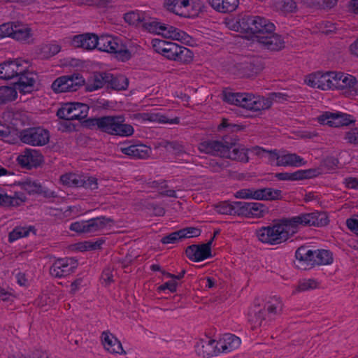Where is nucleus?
<instances>
[{"label": "nucleus", "mask_w": 358, "mask_h": 358, "mask_svg": "<svg viewBox=\"0 0 358 358\" xmlns=\"http://www.w3.org/2000/svg\"><path fill=\"white\" fill-rule=\"evenodd\" d=\"M102 343L105 349L110 353H125L121 343L110 332L102 333Z\"/></svg>", "instance_id": "nucleus-30"}, {"label": "nucleus", "mask_w": 358, "mask_h": 358, "mask_svg": "<svg viewBox=\"0 0 358 358\" xmlns=\"http://www.w3.org/2000/svg\"><path fill=\"white\" fill-rule=\"evenodd\" d=\"M164 6L168 10L185 17L196 15L201 8L200 3H191L189 0H165Z\"/></svg>", "instance_id": "nucleus-10"}, {"label": "nucleus", "mask_w": 358, "mask_h": 358, "mask_svg": "<svg viewBox=\"0 0 358 358\" xmlns=\"http://www.w3.org/2000/svg\"><path fill=\"white\" fill-rule=\"evenodd\" d=\"M328 223V217L324 212L303 213L262 227L256 230V235L262 243L275 245L286 242L298 232L301 227H322Z\"/></svg>", "instance_id": "nucleus-1"}, {"label": "nucleus", "mask_w": 358, "mask_h": 358, "mask_svg": "<svg viewBox=\"0 0 358 358\" xmlns=\"http://www.w3.org/2000/svg\"><path fill=\"white\" fill-rule=\"evenodd\" d=\"M96 48L103 52L113 53L117 59L125 62L131 58V52L126 45L119 43V39L110 35L97 36Z\"/></svg>", "instance_id": "nucleus-7"}, {"label": "nucleus", "mask_w": 358, "mask_h": 358, "mask_svg": "<svg viewBox=\"0 0 358 358\" xmlns=\"http://www.w3.org/2000/svg\"><path fill=\"white\" fill-rule=\"evenodd\" d=\"M229 148L227 149V153L225 158H228L232 160H237L241 162H248L249 157L248 156V151L243 147H236L235 143L231 141H229Z\"/></svg>", "instance_id": "nucleus-35"}, {"label": "nucleus", "mask_w": 358, "mask_h": 358, "mask_svg": "<svg viewBox=\"0 0 358 358\" xmlns=\"http://www.w3.org/2000/svg\"><path fill=\"white\" fill-rule=\"evenodd\" d=\"M159 146L164 148L166 151L173 153L177 157H181L186 154V150L182 143L178 141H162Z\"/></svg>", "instance_id": "nucleus-40"}, {"label": "nucleus", "mask_w": 358, "mask_h": 358, "mask_svg": "<svg viewBox=\"0 0 358 358\" xmlns=\"http://www.w3.org/2000/svg\"><path fill=\"white\" fill-rule=\"evenodd\" d=\"M180 235L181 234H180V230L174 231V232H172V233L169 234V235L164 236L162 238L161 242L163 244H174V243H178L179 241H182V237H181Z\"/></svg>", "instance_id": "nucleus-54"}, {"label": "nucleus", "mask_w": 358, "mask_h": 358, "mask_svg": "<svg viewBox=\"0 0 358 358\" xmlns=\"http://www.w3.org/2000/svg\"><path fill=\"white\" fill-rule=\"evenodd\" d=\"M287 95L281 92L270 93L267 98L250 93L225 92L224 94L226 102L252 111L268 109L273 101L281 102L287 100Z\"/></svg>", "instance_id": "nucleus-2"}, {"label": "nucleus", "mask_w": 358, "mask_h": 358, "mask_svg": "<svg viewBox=\"0 0 358 358\" xmlns=\"http://www.w3.org/2000/svg\"><path fill=\"white\" fill-rule=\"evenodd\" d=\"M27 68V62L18 59L0 64V79H14L19 74L24 73Z\"/></svg>", "instance_id": "nucleus-14"}, {"label": "nucleus", "mask_w": 358, "mask_h": 358, "mask_svg": "<svg viewBox=\"0 0 358 358\" xmlns=\"http://www.w3.org/2000/svg\"><path fill=\"white\" fill-rule=\"evenodd\" d=\"M282 307L283 304L280 299L274 296L265 303L262 309L265 310L268 320L271 321L281 313Z\"/></svg>", "instance_id": "nucleus-32"}, {"label": "nucleus", "mask_w": 358, "mask_h": 358, "mask_svg": "<svg viewBox=\"0 0 358 358\" xmlns=\"http://www.w3.org/2000/svg\"><path fill=\"white\" fill-rule=\"evenodd\" d=\"M19 137L20 141L32 146H43L50 140V133L48 130L41 127H30L22 130Z\"/></svg>", "instance_id": "nucleus-11"}, {"label": "nucleus", "mask_w": 358, "mask_h": 358, "mask_svg": "<svg viewBox=\"0 0 358 358\" xmlns=\"http://www.w3.org/2000/svg\"><path fill=\"white\" fill-rule=\"evenodd\" d=\"M213 238L207 243L201 245H192L186 248L187 257L192 261L201 262L211 257V245Z\"/></svg>", "instance_id": "nucleus-19"}, {"label": "nucleus", "mask_w": 358, "mask_h": 358, "mask_svg": "<svg viewBox=\"0 0 358 358\" xmlns=\"http://www.w3.org/2000/svg\"><path fill=\"white\" fill-rule=\"evenodd\" d=\"M241 30L252 34L258 41L260 36L269 34L275 30V24L266 17L245 15L238 21Z\"/></svg>", "instance_id": "nucleus-5"}, {"label": "nucleus", "mask_w": 358, "mask_h": 358, "mask_svg": "<svg viewBox=\"0 0 358 358\" xmlns=\"http://www.w3.org/2000/svg\"><path fill=\"white\" fill-rule=\"evenodd\" d=\"M20 186L22 189L26 191L29 194L42 193V185L36 180L27 179L20 182Z\"/></svg>", "instance_id": "nucleus-43"}, {"label": "nucleus", "mask_w": 358, "mask_h": 358, "mask_svg": "<svg viewBox=\"0 0 358 358\" xmlns=\"http://www.w3.org/2000/svg\"><path fill=\"white\" fill-rule=\"evenodd\" d=\"M317 287V282L313 279H305L299 282L297 287L298 292H306L314 289Z\"/></svg>", "instance_id": "nucleus-52"}, {"label": "nucleus", "mask_w": 358, "mask_h": 358, "mask_svg": "<svg viewBox=\"0 0 358 358\" xmlns=\"http://www.w3.org/2000/svg\"><path fill=\"white\" fill-rule=\"evenodd\" d=\"M152 45L156 52L169 59L182 63H189L192 60V52L176 43L155 38L152 40Z\"/></svg>", "instance_id": "nucleus-4"}, {"label": "nucleus", "mask_w": 358, "mask_h": 358, "mask_svg": "<svg viewBox=\"0 0 358 358\" xmlns=\"http://www.w3.org/2000/svg\"><path fill=\"white\" fill-rule=\"evenodd\" d=\"M274 6L284 13H292L295 10L296 4L294 0H274Z\"/></svg>", "instance_id": "nucleus-47"}, {"label": "nucleus", "mask_w": 358, "mask_h": 358, "mask_svg": "<svg viewBox=\"0 0 358 358\" xmlns=\"http://www.w3.org/2000/svg\"><path fill=\"white\" fill-rule=\"evenodd\" d=\"M85 84V79L80 73H73L57 78L52 84V89L56 93L75 92Z\"/></svg>", "instance_id": "nucleus-12"}, {"label": "nucleus", "mask_w": 358, "mask_h": 358, "mask_svg": "<svg viewBox=\"0 0 358 358\" xmlns=\"http://www.w3.org/2000/svg\"><path fill=\"white\" fill-rule=\"evenodd\" d=\"M216 343L219 354L227 353L239 347L241 339L234 334H225Z\"/></svg>", "instance_id": "nucleus-28"}, {"label": "nucleus", "mask_w": 358, "mask_h": 358, "mask_svg": "<svg viewBox=\"0 0 358 358\" xmlns=\"http://www.w3.org/2000/svg\"><path fill=\"white\" fill-rule=\"evenodd\" d=\"M209 4L217 11L229 13L236 10L238 0H207Z\"/></svg>", "instance_id": "nucleus-36"}, {"label": "nucleus", "mask_w": 358, "mask_h": 358, "mask_svg": "<svg viewBox=\"0 0 358 358\" xmlns=\"http://www.w3.org/2000/svg\"><path fill=\"white\" fill-rule=\"evenodd\" d=\"M258 200H278L282 198V191L273 188L257 189L255 194Z\"/></svg>", "instance_id": "nucleus-39"}, {"label": "nucleus", "mask_w": 358, "mask_h": 358, "mask_svg": "<svg viewBox=\"0 0 358 358\" xmlns=\"http://www.w3.org/2000/svg\"><path fill=\"white\" fill-rule=\"evenodd\" d=\"M295 257L301 266L329 265L333 262V254L327 250H311L308 246L299 247Z\"/></svg>", "instance_id": "nucleus-6"}, {"label": "nucleus", "mask_w": 358, "mask_h": 358, "mask_svg": "<svg viewBox=\"0 0 358 358\" xmlns=\"http://www.w3.org/2000/svg\"><path fill=\"white\" fill-rule=\"evenodd\" d=\"M26 199L23 192H15L12 195L8 194L3 188L0 187V206L1 207H18L26 201Z\"/></svg>", "instance_id": "nucleus-23"}, {"label": "nucleus", "mask_w": 358, "mask_h": 358, "mask_svg": "<svg viewBox=\"0 0 358 358\" xmlns=\"http://www.w3.org/2000/svg\"><path fill=\"white\" fill-rule=\"evenodd\" d=\"M80 179V175L72 173L64 174L60 177L62 183L69 187H79Z\"/></svg>", "instance_id": "nucleus-48"}, {"label": "nucleus", "mask_w": 358, "mask_h": 358, "mask_svg": "<svg viewBox=\"0 0 358 358\" xmlns=\"http://www.w3.org/2000/svg\"><path fill=\"white\" fill-rule=\"evenodd\" d=\"M17 96V92L14 87H0V104L14 101Z\"/></svg>", "instance_id": "nucleus-44"}, {"label": "nucleus", "mask_w": 358, "mask_h": 358, "mask_svg": "<svg viewBox=\"0 0 358 358\" xmlns=\"http://www.w3.org/2000/svg\"><path fill=\"white\" fill-rule=\"evenodd\" d=\"M113 222L110 217L100 216L87 220H81L73 222L69 229L80 234L98 233Z\"/></svg>", "instance_id": "nucleus-8"}, {"label": "nucleus", "mask_w": 358, "mask_h": 358, "mask_svg": "<svg viewBox=\"0 0 358 358\" xmlns=\"http://www.w3.org/2000/svg\"><path fill=\"white\" fill-rule=\"evenodd\" d=\"M195 351L199 356L203 357H210L219 354L216 341L210 338L199 341L195 345Z\"/></svg>", "instance_id": "nucleus-24"}, {"label": "nucleus", "mask_w": 358, "mask_h": 358, "mask_svg": "<svg viewBox=\"0 0 358 358\" xmlns=\"http://www.w3.org/2000/svg\"><path fill=\"white\" fill-rule=\"evenodd\" d=\"M227 138L221 140H208L199 144L198 149L201 152L220 157H225L229 144Z\"/></svg>", "instance_id": "nucleus-13"}, {"label": "nucleus", "mask_w": 358, "mask_h": 358, "mask_svg": "<svg viewBox=\"0 0 358 358\" xmlns=\"http://www.w3.org/2000/svg\"><path fill=\"white\" fill-rule=\"evenodd\" d=\"M268 213V208L262 203L241 201L240 216L262 217Z\"/></svg>", "instance_id": "nucleus-22"}, {"label": "nucleus", "mask_w": 358, "mask_h": 358, "mask_svg": "<svg viewBox=\"0 0 358 358\" xmlns=\"http://www.w3.org/2000/svg\"><path fill=\"white\" fill-rule=\"evenodd\" d=\"M182 239L197 237L201 234V230L196 227H185L180 229Z\"/></svg>", "instance_id": "nucleus-55"}, {"label": "nucleus", "mask_w": 358, "mask_h": 358, "mask_svg": "<svg viewBox=\"0 0 358 358\" xmlns=\"http://www.w3.org/2000/svg\"><path fill=\"white\" fill-rule=\"evenodd\" d=\"M334 89H352L353 88L357 81L355 77L352 75L345 74L344 73L334 72Z\"/></svg>", "instance_id": "nucleus-33"}, {"label": "nucleus", "mask_w": 358, "mask_h": 358, "mask_svg": "<svg viewBox=\"0 0 358 358\" xmlns=\"http://www.w3.org/2000/svg\"><path fill=\"white\" fill-rule=\"evenodd\" d=\"M60 49V46L56 43L49 44L43 48L44 52H48V56L50 57L57 55Z\"/></svg>", "instance_id": "nucleus-59"}, {"label": "nucleus", "mask_w": 358, "mask_h": 358, "mask_svg": "<svg viewBox=\"0 0 358 358\" xmlns=\"http://www.w3.org/2000/svg\"><path fill=\"white\" fill-rule=\"evenodd\" d=\"M121 152L134 159H146L151 152V148L144 144L122 146Z\"/></svg>", "instance_id": "nucleus-29"}, {"label": "nucleus", "mask_w": 358, "mask_h": 358, "mask_svg": "<svg viewBox=\"0 0 358 358\" xmlns=\"http://www.w3.org/2000/svg\"><path fill=\"white\" fill-rule=\"evenodd\" d=\"M249 322L253 328L262 326H266L269 320L266 316V312L259 306H255L249 313Z\"/></svg>", "instance_id": "nucleus-31"}, {"label": "nucleus", "mask_w": 358, "mask_h": 358, "mask_svg": "<svg viewBox=\"0 0 358 358\" xmlns=\"http://www.w3.org/2000/svg\"><path fill=\"white\" fill-rule=\"evenodd\" d=\"M82 187L87 189L94 190L98 188L97 179L87 175H80L79 187Z\"/></svg>", "instance_id": "nucleus-49"}, {"label": "nucleus", "mask_w": 358, "mask_h": 358, "mask_svg": "<svg viewBox=\"0 0 358 358\" xmlns=\"http://www.w3.org/2000/svg\"><path fill=\"white\" fill-rule=\"evenodd\" d=\"M241 201H224L216 206L217 213L223 215H238L241 214Z\"/></svg>", "instance_id": "nucleus-38"}, {"label": "nucleus", "mask_w": 358, "mask_h": 358, "mask_svg": "<svg viewBox=\"0 0 358 358\" xmlns=\"http://www.w3.org/2000/svg\"><path fill=\"white\" fill-rule=\"evenodd\" d=\"M10 358H48L46 352L41 350H35L27 355H20Z\"/></svg>", "instance_id": "nucleus-56"}, {"label": "nucleus", "mask_w": 358, "mask_h": 358, "mask_svg": "<svg viewBox=\"0 0 358 358\" xmlns=\"http://www.w3.org/2000/svg\"><path fill=\"white\" fill-rule=\"evenodd\" d=\"M123 115H106L99 117L89 118L85 121L86 126L90 128L96 127L102 132L110 135L129 136L134 134V128L131 124L124 123Z\"/></svg>", "instance_id": "nucleus-3"}, {"label": "nucleus", "mask_w": 358, "mask_h": 358, "mask_svg": "<svg viewBox=\"0 0 358 358\" xmlns=\"http://www.w3.org/2000/svg\"><path fill=\"white\" fill-rule=\"evenodd\" d=\"M345 184L348 188L358 189V178L352 177L345 178Z\"/></svg>", "instance_id": "nucleus-64"}, {"label": "nucleus", "mask_w": 358, "mask_h": 358, "mask_svg": "<svg viewBox=\"0 0 358 358\" xmlns=\"http://www.w3.org/2000/svg\"><path fill=\"white\" fill-rule=\"evenodd\" d=\"M142 26L150 32L162 34L166 38L182 41L185 39L186 34L180 29L166 24H162L154 18L146 15V20H143Z\"/></svg>", "instance_id": "nucleus-9"}, {"label": "nucleus", "mask_w": 358, "mask_h": 358, "mask_svg": "<svg viewBox=\"0 0 358 358\" xmlns=\"http://www.w3.org/2000/svg\"><path fill=\"white\" fill-rule=\"evenodd\" d=\"M347 227L352 231L358 234V218L357 219H348L346 221Z\"/></svg>", "instance_id": "nucleus-63"}, {"label": "nucleus", "mask_w": 358, "mask_h": 358, "mask_svg": "<svg viewBox=\"0 0 358 358\" xmlns=\"http://www.w3.org/2000/svg\"><path fill=\"white\" fill-rule=\"evenodd\" d=\"M338 0H313V3L324 9L331 8L336 3Z\"/></svg>", "instance_id": "nucleus-57"}, {"label": "nucleus", "mask_w": 358, "mask_h": 358, "mask_svg": "<svg viewBox=\"0 0 358 358\" xmlns=\"http://www.w3.org/2000/svg\"><path fill=\"white\" fill-rule=\"evenodd\" d=\"M124 19L129 24L138 26L146 20V14L139 10L131 11L124 14Z\"/></svg>", "instance_id": "nucleus-42"}, {"label": "nucleus", "mask_w": 358, "mask_h": 358, "mask_svg": "<svg viewBox=\"0 0 358 358\" xmlns=\"http://www.w3.org/2000/svg\"><path fill=\"white\" fill-rule=\"evenodd\" d=\"M319 174L317 169L298 170L293 173H278L275 178L280 180L295 181L313 178Z\"/></svg>", "instance_id": "nucleus-27"}, {"label": "nucleus", "mask_w": 358, "mask_h": 358, "mask_svg": "<svg viewBox=\"0 0 358 358\" xmlns=\"http://www.w3.org/2000/svg\"><path fill=\"white\" fill-rule=\"evenodd\" d=\"M32 231L34 232L35 229L34 227H16L9 234L8 239L10 242H13L20 238L27 236L29 233Z\"/></svg>", "instance_id": "nucleus-45"}, {"label": "nucleus", "mask_w": 358, "mask_h": 358, "mask_svg": "<svg viewBox=\"0 0 358 358\" xmlns=\"http://www.w3.org/2000/svg\"><path fill=\"white\" fill-rule=\"evenodd\" d=\"M257 189L248 188L242 189L235 193V196L242 199H256L258 200L257 196H255Z\"/></svg>", "instance_id": "nucleus-51"}, {"label": "nucleus", "mask_w": 358, "mask_h": 358, "mask_svg": "<svg viewBox=\"0 0 358 358\" xmlns=\"http://www.w3.org/2000/svg\"><path fill=\"white\" fill-rule=\"evenodd\" d=\"M257 42L271 51H279L285 47L283 37L274 31L269 33L268 35L260 36V39Z\"/></svg>", "instance_id": "nucleus-25"}, {"label": "nucleus", "mask_w": 358, "mask_h": 358, "mask_svg": "<svg viewBox=\"0 0 358 358\" xmlns=\"http://www.w3.org/2000/svg\"><path fill=\"white\" fill-rule=\"evenodd\" d=\"M208 166L213 172H219L223 169L226 166L224 162H218L215 159H211L209 161Z\"/></svg>", "instance_id": "nucleus-60"}, {"label": "nucleus", "mask_w": 358, "mask_h": 358, "mask_svg": "<svg viewBox=\"0 0 358 358\" xmlns=\"http://www.w3.org/2000/svg\"><path fill=\"white\" fill-rule=\"evenodd\" d=\"M13 38L29 43L32 41L31 29L24 24L15 23Z\"/></svg>", "instance_id": "nucleus-37"}, {"label": "nucleus", "mask_w": 358, "mask_h": 358, "mask_svg": "<svg viewBox=\"0 0 358 358\" xmlns=\"http://www.w3.org/2000/svg\"><path fill=\"white\" fill-rule=\"evenodd\" d=\"M78 262L73 258L59 259L50 268V274L57 278L66 277L77 268Z\"/></svg>", "instance_id": "nucleus-17"}, {"label": "nucleus", "mask_w": 358, "mask_h": 358, "mask_svg": "<svg viewBox=\"0 0 358 358\" xmlns=\"http://www.w3.org/2000/svg\"><path fill=\"white\" fill-rule=\"evenodd\" d=\"M318 121L329 127L347 126L355 122L352 115L341 112H325L318 117Z\"/></svg>", "instance_id": "nucleus-16"}, {"label": "nucleus", "mask_w": 358, "mask_h": 358, "mask_svg": "<svg viewBox=\"0 0 358 358\" xmlns=\"http://www.w3.org/2000/svg\"><path fill=\"white\" fill-rule=\"evenodd\" d=\"M152 120L155 121H158L161 123L178 124L180 122V119L178 117L169 119L166 116L159 114L155 115V117Z\"/></svg>", "instance_id": "nucleus-58"}, {"label": "nucleus", "mask_w": 358, "mask_h": 358, "mask_svg": "<svg viewBox=\"0 0 358 358\" xmlns=\"http://www.w3.org/2000/svg\"><path fill=\"white\" fill-rule=\"evenodd\" d=\"M271 161L277 160L276 165L281 166H300L304 165L306 162L295 153L282 152L280 154L277 150L269 151Z\"/></svg>", "instance_id": "nucleus-18"}, {"label": "nucleus", "mask_w": 358, "mask_h": 358, "mask_svg": "<svg viewBox=\"0 0 358 358\" xmlns=\"http://www.w3.org/2000/svg\"><path fill=\"white\" fill-rule=\"evenodd\" d=\"M73 104L74 105V110L73 111V115L71 116L73 117V120H81L87 117L90 109L87 104L78 102L73 103Z\"/></svg>", "instance_id": "nucleus-46"}, {"label": "nucleus", "mask_w": 358, "mask_h": 358, "mask_svg": "<svg viewBox=\"0 0 358 358\" xmlns=\"http://www.w3.org/2000/svg\"><path fill=\"white\" fill-rule=\"evenodd\" d=\"M345 139L350 143H358V129L355 128L348 132Z\"/></svg>", "instance_id": "nucleus-61"}, {"label": "nucleus", "mask_w": 358, "mask_h": 358, "mask_svg": "<svg viewBox=\"0 0 358 358\" xmlns=\"http://www.w3.org/2000/svg\"><path fill=\"white\" fill-rule=\"evenodd\" d=\"M177 285L175 280H170L160 285L158 289L161 291L169 289L171 292H174L176 291Z\"/></svg>", "instance_id": "nucleus-62"}, {"label": "nucleus", "mask_w": 358, "mask_h": 358, "mask_svg": "<svg viewBox=\"0 0 358 358\" xmlns=\"http://www.w3.org/2000/svg\"><path fill=\"white\" fill-rule=\"evenodd\" d=\"M74 105L73 103H66L57 110V115L60 119L73 120L71 116L73 115Z\"/></svg>", "instance_id": "nucleus-50"}, {"label": "nucleus", "mask_w": 358, "mask_h": 358, "mask_svg": "<svg viewBox=\"0 0 358 358\" xmlns=\"http://www.w3.org/2000/svg\"><path fill=\"white\" fill-rule=\"evenodd\" d=\"M108 87L115 90H126L129 85L128 79L124 76H114L111 74V78L107 80Z\"/></svg>", "instance_id": "nucleus-41"}, {"label": "nucleus", "mask_w": 358, "mask_h": 358, "mask_svg": "<svg viewBox=\"0 0 358 358\" xmlns=\"http://www.w3.org/2000/svg\"><path fill=\"white\" fill-rule=\"evenodd\" d=\"M334 71L317 72L310 75L305 80L306 83L313 87L327 90L334 89Z\"/></svg>", "instance_id": "nucleus-15"}, {"label": "nucleus", "mask_w": 358, "mask_h": 358, "mask_svg": "<svg viewBox=\"0 0 358 358\" xmlns=\"http://www.w3.org/2000/svg\"><path fill=\"white\" fill-rule=\"evenodd\" d=\"M15 78L17 80L13 83V85L16 91H19L20 93L23 94L31 93L34 91L36 75L32 72L26 70L24 73L19 74Z\"/></svg>", "instance_id": "nucleus-21"}, {"label": "nucleus", "mask_w": 358, "mask_h": 358, "mask_svg": "<svg viewBox=\"0 0 358 358\" xmlns=\"http://www.w3.org/2000/svg\"><path fill=\"white\" fill-rule=\"evenodd\" d=\"M15 22H8L0 25V39L6 37L13 38Z\"/></svg>", "instance_id": "nucleus-53"}, {"label": "nucleus", "mask_w": 358, "mask_h": 358, "mask_svg": "<svg viewBox=\"0 0 358 358\" xmlns=\"http://www.w3.org/2000/svg\"><path fill=\"white\" fill-rule=\"evenodd\" d=\"M71 44L76 48L93 50L97 47V36L90 33L76 35L71 39Z\"/></svg>", "instance_id": "nucleus-26"}, {"label": "nucleus", "mask_w": 358, "mask_h": 358, "mask_svg": "<svg viewBox=\"0 0 358 358\" xmlns=\"http://www.w3.org/2000/svg\"><path fill=\"white\" fill-rule=\"evenodd\" d=\"M111 78V73L107 72L96 73L90 79L85 85L87 92H93L103 87L107 80Z\"/></svg>", "instance_id": "nucleus-34"}, {"label": "nucleus", "mask_w": 358, "mask_h": 358, "mask_svg": "<svg viewBox=\"0 0 358 358\" xmlns=\"http://www.w3.org/2000/svg\"><path fill=\"white\" fill-rule=\"evenodd\" d=\"M17 160L22 167L31 169L39 166L42 163L43 157L38 150L26 148L17 157Z\"/></svg>", "instance_id": "nucleus-20"}]
</instances>
